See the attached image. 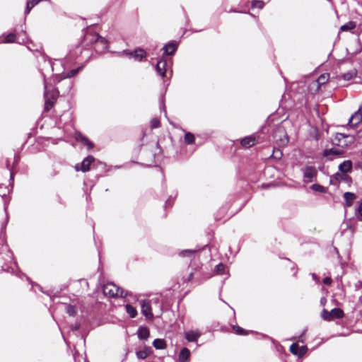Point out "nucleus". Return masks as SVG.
Here are the masks:
<instances>
[{"label":"nucleus","instance_id":"393cba45","mask_svg":"<svg viewBox=\"0 0 362 362\" xmlns=\"http://www.w3.org/2000/svg\"><path fill=\"white\" fill-rule=\"evenodd\" d=\"M356 28V23L353 21H349L347 23L343 25L340 28L341 31L351 30Z\"/></svg>","mask_w":362,"mask_h":362},{"label":"nucleus","instance_id":"79ce46f5","mask_svg":"<svg viewBox=\"0 0 362 362\" xmlns=\"http://www.w3.org/2000/svg\"><path fill=\"white\" fill-rule=\"evenodd\" d=\"M332 279L330 277H325L323 279V283L327 285H330L332 284Z\"/></svg>","mask_w":362,"mask_h":362},{"label":"nucleus","instance_id":"aec40b11","mask_svg":"<svg viewBox=\"0 0 362 362\" xmlns=\"http://www.w3.org/2000/svg\"><path fill=\"white\" fill-rule=\"evenodd\" d=\"M341 153V151L336 150V149L331 148V149L325 150L324 151L323 155L325 157H328L329 159H332L333 158L332 156H338V155H340Z\"/></svg>","mask_w":362,"mask_h":362},{"label":"nucleus","instance_id":"4c0bfd02","mask_svg":"<svg viewBox=\"0 0 362 362\" xmlns=\"http://www.w3.org/2000/svg\"><path fill=\"white\" fill-rule=\"evenodd\" d=\"M308 348L306 346H302L300 347L298 346V354H297L298 356H302L307 352Z\"/></svg>","mask_w":362,"mask_h":362},{"label":"nucleus","instance_id":"a18cd8bd","mask_svg":"<svg viewBox=\"0 0 362 362\" xmlns=\"http://www.w3.org/2000/svg\"><path fill=\"white\" fill-rule=\"evenodd\" d=\"M8 215L6 214V222L3 224L2 226V228H1V230L4 229L6 226V223H7V221H8Z\"/></svg>","mask_w":362,"mask_h":362},{"label":"nucleus","instance_id":"4be33fe9","mask_svg":"<svg viewBox=\"0 0 362 362\" xmlns=\"http://www.w3.org/2000/svg\"><path fill=\"white\" fill-rule=\"evenodd\" d=\"M138 337L139 339H146L149 337V331L146 327H139L138 330Z\"/></svg>","mask_w":362,"mask_h":362},{"label":"nucleus","instance_id":"a878e982","mask_svg":"<svg viewBox=\"0 0 362 362\" xmlns=\"http://www.w3.org/2000/svg\"><path fill=\"white\" fill-rule=\"evenodd\" d=\"M126 311L130 316V317H135L137 315V311L132 305L127 304L125 306Z\"/></svg>","mask_w":362,"mask_h":362},{"label":"nucleus","instance_id":"6e6552de","mask_svg":"<svg viewBox=\"0 0 362 362\" xmlns=\"http://www.w3.org/2000/svg\"><path fill=\"white\" fill-rule=\"evenodd\" d=\"M95 160V158L89 156L83 159L81 164H77L75 166V169L76 171L81 170L83 172H87L90 169V164Z\"/></svg>","mask_w":362,"mask_h":362},{"label":"nucleus","instance_id":"b1692460","mask_svg":"<svg viewBox=\"0 0 362 362\" xmlns=\"http://www.w3.org/2000/svg\"><path fill=\"white\" fill-rule=\"evenodd\" d=\"M332 320L334 318H341L343 317L344 313L339 308H334L331 311Z\"/></svg>","mask_w":362,"mask_h":362},{"label":"nucleus","instance_id":"58836bf2","mask_svg":"<svg viewBox=\"0 0 362 362\" xmlns=\"http://www.w3.org/2000/svg\"><path fill=\"white\" fill-rule=\"evenodd\" d=\"M81 67H79L76 69L71 70L70 71L68 72V74L66 75L65 77L71 78V77L74 76L81 70Z\"/></svg>","mask_w":362,"mask_h":362},{"label":"nucleus","instance_id":"ddd939ff","mask_svg":"<svg viewBox=\"0 0 362 362\" xmlns=\"http://www.w3.org/2000/svg\"><path fill=\"white\" fill-rule=\"evenodd\" d=\"M75 139L77 141H80L88 149L93 147V144L86 137L83 136L80 132H76Z\"/></svg>","mask_w":362,"mask_h":362},{"label":"nucleus","instance_id":"e433bc0d","mask_svg":"<svg viewBox=\"0 0 362 362\" xmlns=\"http://www.w3.org/2000/svg\"><path fill=\"white\" fill-rule=\"evenodd\" d=\"M298 345L297 344H293L290 346V351L294 354L297 355L298 354Z\"/></svg>","mask_w":362,"mask_h":362},{"label":"nucleus","instance_id":"f8f14e48","mask_svg":"<svg viewBox=\"0 0 362 362\" xmlns=\"http://www.w3.org/2000/svg\"><path fill=\"white\" fill-rule=\"evenodd\" d=\"M124 54L133 57L136 61H141L146 57V52L143 49H136L134 52H123Z\"/></svg>","mask_w":362,"mask_h":362},{"label":"nucleus","instance_id":"2eb2a0df","mask_svg":"<svg viewBox=\"0 0 362 362\" xmlns=\"http://www.w3.org/2000/svg\"><path fill=\"white\" fill-rule=\"evenodd\" d=\"M152 353V349L149 346H144L143 349L136 352V356L139 359L146 358Z\"/></svg>","mask_w":362,"mask_h":362},{"label":"nucleus","instance_id":"f3484780","mask_svg":"<svg viewBox=\"0 0 362 362\" xmlns=\"http://www.w3.org/2000/svg\"><path fill=\"white\" fill-rule=\"evenodd\" d=\"M344 198L346 201V206L350 207L353 204V202L356 198V196L352 192H345Z\"/></svg>","mask_w":362,"mask_h":362},{"label":"nucleus","instance_id":"72a5a7b5","mask_svg":"<svg viewBox=\"0 0 362 362\" xmlns=\"http://www.w3.org/2000/svg\"><path fill=\"white\" fill-rule=\"evenodd\" d=\"M264 4L262 1H254L252 4V6L254 8H262Z\"/></svg>","mask_w":362,"mask_h":362},{"label":"nucleus","instance_id":"a19ab883","mask_svg":"<svg viewBox=\"0 0 362 362\" xmlns=\"http://www.w3.org/2000/svg\"><path fill=\"white\" fill-rule=\"evenodd\" d=\"M160 126V121L156 119H152L151 121V127L152 129L158 128Z\"/></svg>","mask_w":362,"mask_h":362},{"label":"nucleus","instance_id":"c9c22d12","mask_svg":"<svg viewBox=\"0 0 362 362\" xmlns=\"http://www.w3.org/2000/svg\"><path fill=\"white\" fill-rule=\"evenodd\" d=\"M225 269V266L223 264H219L216 267L215 272L218 274H221L223 273Z\"/></svg>","mask_w":362,"mask_h":362},{"label":"nucleus","instance_id":"f257e3e1","mask_svg":"<svg viewBox=\"0 0 362 362\" xmlns=\"http://www.w3.org/2000/svg\"><path fill=\"white\" fill-rule=\"evenodd\" d=\"M141 313L142 314L148 319H153V314L152 312L153 305H158L160 310V313L162 310V306L160 303L158 298H156L151 300H142L140 302Z\"/></svg>","mask_w":362,"mask_h":362},{"label":"nucleus","instance_id":"7ed1b4c3","mask_svg":"<svg viewBox=\"0 0 362 362\" xmlns=\"http://www.w3.org/2000/svg\"><path fill=\"white\" fill-rule=\"evenodd\" d=\"M103 293L110 297L124 296V291L113 283H107L103 286Z\"/></svg>","mask_w":362,"mask_h":362},{"label":"nucleus","instance_id":"c85d7f7f","mask_svg":"<svg viewBox=\"0 0 362 362\" xmlns=\"http://www.w3.org/2000/svg\"><path fill=\"white\" fill-rule=\"evenodd\" d=\"M66 312L70 315V316H75L76 315V308L75 306L72 305H66Z\"/></svg>","mask_w":362,"mask_h":362},{"label":"nucleus","instance_id":"412c9836","mask_svg":"<svg viewBox=\"0 0 362 362\" xmlns=\"http://www.w3.org/2000/svg\"><path fill=\"white\" fill-rule=\"evenodd\" d=\"M1 37L4 38L3 40H1V42L11 43V42H13L16 41V35L13 33H11L7 35L2 36Z\"/></svg>","mask_w":362,"mask_h":362},{"label":"nucleus","instance_id":"9d476101","mask_svg":"<svg viewBox=\"0 0 362 362\" xmlns=\"http://www.w3.org/2000/svg\"><path fill=\"white\" fill-rule=\"evenodd\" d=\"M361 110H358L356 111L349 120V124L351 127H357L362 121V112H361Z\"/></svg>","mask_w":362,"mask_h":362},{"label":"nucleus","instance_id":"4468645a","mask_svg":"<svg viewBox=\"0 0 362 362\" xmlns=\"http://www.w3.org/2000/svg\"><path fill=\"white\" fill-rule=\"evenodd\" d=\"M200 336L201 333L198 330H189L185 332L187 340L191 342L197 341Z\"/></svg>","mask_w":362,"mask_h":362},{"label":"nucleus","instance_id":"f704fd0d","mask_svg":"<svg viewBox=\"0 0 362 362\" xmlns=\"http://www.w3.org/2000/svg\"><path fill=\"white\" fill-rule=\"evenodd\" d=\"M322 317L325 320H332L331 312H328L326 310H323Z\"/></svg>","mask_w":362,"mask_h":362},{"label":"nucleus","instance_id":"9b49d317","mask_svg":"<svg viewBox=\"0 0 362 362\" xmlns=\"http://www.w3.org/2000/svg\"><path fill=\"white\" fill-rule=\"evenodd\" d=\"M166 66H167L166 60L160 59V60L158 61L156 66V69L157 74L159 76H160L162 77H164L165 76Z\"/></svg>","mask_w":362,"mask_h":362},{"label":"nucleus","instance_id":"ea45409f","mask_svg":"<svg viewBox=\"0 0 362 362\" xmlns=\"http://www.w3.org/2000/svg\"><path fill=\"white\" fill-rule=\"evenodd\" d=\"M81 67H79L76 69L71 70L70 71L68 72V74L66 75L65 77L71 78V77L74 76L81 70Z\"/></svg>","mask_w":362,"mask_h":362},{"label":"nucleus","instance_id":"f03ea898","mask_svg":"<svg viewBox=\"0 0 362 362\" xmlns=\"http://www.w3.org/2000/svg\"><path fill=\"white\" fill-rule=\"evenodd\" d=\"M273 137L279 146H286L288 142V136L283 127L279 126L276 128Z\"/></svg>","mask_w":362,"mask_h":362},{"label":"nucleus","instance_id":"473e14b6","mask_svg":"<svg viewBox=\"0 0 362 362\" xmlns=\"http://www.w3.org/2000/svg\"><path fill=\"white\" fill-rule=\"evenodd\" d=\"M233 329L237 334H240V335L247 334V332L245 329H243V328H241L240 327L233 326Z\"/></svg>","mask_w":362,"mask_h":362},{"label":"nucleus","instance_id":"39448f33","mask_svg":"<svg viewBox=\"0 0 362 362\" xmlns=\"http://www.w3.org/2000/svg\"><path fill=\"white\" fill-rule=\"evenodd\" d=\"M45 109L49 110L53 105L54 101L57 99L58 93L57 90L49 92L47 90V86L45 83Z\"/></svg>","mask_w":362,"mask_h":362},{"label":"nucleus","instance_id":"6ab92c4d","mask_svg":"<svg viewBox=\"0 0 362 362\" xmlns=\"http://www.w3.org/2000/svg\"><path fill=\"white\" fill-rule=\"evenodd\" d=\"M190 356V351L187 348H183L180 353L179 360L181 362L186 361Z\"/></svg>","mask_w":362,"mask_h":362},{"label":"nucleus","instance_id":"bb28decb","mask_svg":"<svg viewBox=\"0 0 362 362\" xmlns=\"http://www.w3.org/2000/svg\"><path fill=\"white\" fill-rule=\"evenodd\" d=\"M93 38L94 39L97 45L100 43L104 46L105 48H107V41L105 38L100 37L98 34H94Z\"/></svg>","mask_w":362,"mask_h":362},{"label":"nucleus","instance_id":"20e7f679","mask_svg":"<svg viewBox=\"0 0 362 362\" xmlns=\"http://www.w3.org/2000/svg\"><path fill=\"white\" fill-rule=\"evenodd\" d=\"M354 137L349 134H344L341 133H337L333 140V143L341 147H346L349 144L352 143Z\"/></svg>","mask_w":362,"mask_h":362},{"label":"nucleus","instance_id":"c756f323","mask_svg":"<svg viewBox=\"0 0 362 362\" xmlns=\"http://www.w3.org/2000/svg\"><path fill=\"white\" fill-rule=\"evenodd\" d=\"M185 141L187 144H193L194 141V136L192 133H187L185 135Z\"/></svg>","mask_w":362,"mask_h":362},{"label":"nucleus","instance_id":"1a4fd4ad","mask_svg":"<svg viewBox=\"0 0 362 362\" xmlns=\"http://www.w3.org/2000/svg\"><path fill=\"white\" fill-rule=\"evenodd\" d=\"M352 169V163L350 160H345L339 165V170L343 173L342 175L337 174L336 176L340 177L341 180L347 178L345 173H349Z\"/></svg>","mask_w":362,"mask_h":362},{"label":"nucleus","instance_id":"37998d69","mask_svg":"<svg viewBox=\"0 0 362 362\" xmlns=\"http://www.w3.org/2000/svg\"><path fill=\"white\" fill-rule=\"evenodd\" d=\"M194 251L193 250H185V251H183L182 252V255H192L194 254Z\"/></svg>","mask_w":362,"mask_h":362},{"label":"nucleus","instance_id":"49530a36","mask_svg":"<svg viewBox=\"0 0 362 362\" xmlns=\"http://www.w3.org/2000/svg\"><path fill=\"white\" fill-rule=\"evenodd\" d=\"M325 301H326V300H325V298H322V299H321V303H324V302H325Z\"/></svg>","mask_w":362,"mask_h":362},{"label":"nucleus","instance_id":"cd10ccee","mask_svg":"<svg viewBox=\"0 0 362 362\" xmlns=\"http://www.w3.org/2000/svg\"><path fill=\"white\" fill-rule=\"evenodd\" d=\"M356 71L352 70L347 73L343 74L341 77L344 81H349V80L352 79L354 76H356Z\"/></svg>","mask_w":362,"mask_h":362},{"label":"nucleus","instance_id":"5701e85b","mask_svg":"<svg viewBox=\"0 0 362 362\" xmlns=\"http://www.w3.org/2000/svg\"><path fill=\"white\" fill-rule=\"evenodd\" d=\"M153 346L156 349H163L166 347V343L163 339H156L153 342Z\"/></svg>","mask_w":362,"mask_h":362},{"label":"nucleus","instance_id":"c03bdc74","mask_svg":"<svg viewBox=\"0 0 362 362\" xmlns=\"http://www.w3.org/2000/svg\"><path fill=\"white\" fill-rule=\"evenodd\" d=\"M312 277L313 280L315 281L317 283L319 281V278L315 274H312Z\"/></svg>","mask_w":362,"mask_h":362},{"label":"nucleus","instance_id":"de8ad7c7","mask_svg":"<svg viewBox=\"0 0 362 362\" xmlns=\"http://www.w3.org/2000/svg\"><path fill=\"white\" fill-rule=\"evenodd\" d=\"M162 105H163V106H164V105H163V103H162ZM163 111H164V112H165V113H166V110H165V107H163Z\"/></svg>","mask_w":362,"mask_h":362},{"label":"nucleus","instance_id":"423d86ee","mask_svg":"<svg viewBox=\"0 0 362 362\" xmlns=\"http://www.w3.org/2000/svg\"><path fill=\"white\" fill-rule=\"evenodd\" d=\"M329 78V74H321L317 80L313 81L310 83V88L311 90H314L315 91H317L322 85L326 83L328 81Z\"/></svg>","mask_w":362,"mask_h":362},{"label":"nucleus","instance_id":"a211bd4d","mask_svg":"<svg viewBox=\"0 0 362 362\" xmlns=\"http://www.w3.org/2000/svg\"><path fill=\"white\" fill-rule=\"evenodd\" d=\"M163 50L165 54L171 55L174 54V52L177 49V45L175 43H169L163 47Z\"/></svg>","mask_w":362,"mask_h":362},{"label":"nucleus","instance_id":"dca6fc26","mask_svg":"<svg viewBox=\"0 0 362 362\" xmlns=\"http://www.w3.org/2000/svg\"><path fill=\"white\" fill-rule=\"evenodd\" d=\"M240 143L243 147L250 148L255 144V137L253 136H246L241 140Z\"/></svg>","mask_w":362,"mask_h":362},{"label":"nucleus","instance_id":"7c9ffc66","mask_svg":"<svg viewBox=\"0 0 362 362\" xmlns=\"http://www.w3.org/2000/svg\"><path fill=\"white\" fill-rule=\"evenodd\" d=\"M310 188L315 192H318L320 193L325 192V188L319 184H314L310 187Z\"/></svg>","mask_w":362,"mask_h":362},{"label":"nucleus","instance_id":"0eeeda50","mask_svg":"<svg viewBox=\"0 0 362 362\" xmlns=\"http://www.w3.org/2000/svg\"><path fill=\"white\" fill-rule=\"evenodd\" d=\"M317 170L315 167L308 166L305 168L303 172L304 181L305 182H313L315 177L317 176Z\"/></svg>","mask_w":362,"mask_h":362},{"label":"nucleus","instance_id":"2f4dec72","mask_svg":"<svg viewBox=\"0 0 362 362\" xmlns=\"http://www.w3.org/2000/svg\"><path fill=\"white\" fill-rule=\"evenodd\" d=\"M355 215L358 220L362 221V202L359 204L358 206L356 209Z\"/></svg>","mask_w":362,"mask_h":362}]
</instances>
